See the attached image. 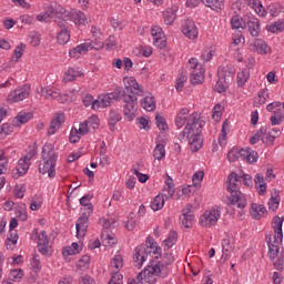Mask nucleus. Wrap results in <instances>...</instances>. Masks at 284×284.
Wrapping results in <instances>:
<instances>
[{
	"instance_id": "63",
	"label": "nucleus",
	"mask_w": 284,
	"mask_h": 284,
	"mask_svg": "<svg viewBox=\"0 0 284 284\" xmlns=\"http://www.w3.org/2000/svg\"><path fill=\"white\" fill-rule=\"evenodd\" d=\"M10 281H21L23 278V271L21 270H12L9 274Z\"/></svg>"
},
{
	"instance_id": "4",
	"label": "nucleus",
	"mask_w": 284,
	"mask_h": 284,
	"mask_svg": "<svg viewBox=\"0 0 284 284\" xmlns=\"http://www.w3.org/2000/svg\"><path fill=\"white\" fill-rule=\"evenodd\" d=\"M134 252L133 261L136 267H142L145 261H150V263H152V255L154 258H161L162 254L161 246H155L150 240H146V244L136 246Z\"/></svg>"
},
{
	"instance_id": "32",
	"label": "nucleus",
	"mask_w": 284,
	"mask_h": 284,
	"mask_svg": "<svg viewBox=\"0 0 284 284\" xmlns=\"http://www.w3.org/2000/svg\"><path fill=\"white\" fill-rule=\"evenodd\" d=\"M202 3H204V6L206 8H211V10H214L215 12H221V10H223L224 4V0H201Z\"/></svg>"
},
{
	"instance_id": "37",
	"label": "nucleus",
	"mask_w": 284,
	"mask_h": 284,
	"mask_svg": "<svg viewBox=\"0 0 284 284\" xmlns=\"http://www.w3.org/2000/svg\"><path fill=\"white\" fill-rule=\"evenodd\" d=\"M203 81H205V74L203 73V71L194 70L191 73L192 85H199V84L203 83Z\"/></svg>"
},
{
	"instance_id": "8",
	"label": "nucleus",
	"mask_w": 284,
	"mask_h": 284,
	"mask_svg": "<svg viewBox=\"0 0 284 284\" xmlns=\"http://www.w3.org/2000/svg\"><path fill=\"white\" fill-rule=\"evenodd\" d=\"M219 219H221V211L219 209H213L210 212L206 211L200 217V223L202 227H212L219 223Z\"/></svg>"
},
{
	"instance_id": "20",
	"label": "nucleus",
	"mask_w": 284,
	"mask_h": 284,
	"mask_svg": "<svg viewBox=\"0 0 284 284\" xmlns=\"http://www.w3.org/2000/svg\"><path fill=\"white\" fill-rule=\"evenodd\" d=\"M234 74H236V71L230 65L226 67H219L217 69V77L222 81L231 82L232 79H234Z\"/></svg>"
},
{
	"instance_id": "15",
	"label": "nucleus",
	"mask_w": 284,
	"mask_h": 284,
	"mask_svg": "<svg viewBox=\"0 0 284 284\" xmlns=\"http://www.w3.org/2000/svg\"><path fill=\"white\" fill-rule=\"evenodd\" d=\"M19 225V222L17 221V219L12 217L10 221V237L7 239L6 241V245H7V250H13L14 245H17V242L19 241V234L17 233V231H13L17 226Z\"/></svg>"
},
{
	"instance_id": "3",
	"label": "nucleus",
	"mask_w": 284,
	"mask_h": 284,
	"mask_svg": "<svg viewBox=\"0 0 284 284\" xmlns=\"http://www.w3.org/2000/svg\"><path fill=\"white\" fill-rule=\"evenodd\" d=\"M205 121H202L199 113L189 115V122L184 128L187 134L191 151L199 152L203 148V128Z\"/></svg>"
},
{
	"instance_id": "33",
	"label": "nucleus",
	"mask_w": 284,
	"mask_h": 284,
	"mask_svg": "<svg viewBox=\"0 0 284 284\" xmlns=\"http://www.w3.org/2000/svg\"><path fill=\"white\" fill-rule=\"evenodd\" d=\"M58 43L60 45H65L70 41V29L69 27L60 28L57 37Z\"/></svg>"
},
{
	"instance_id": "62",
	"label": "nucleus",
	"mask_w": 284,
	"mask_h": 284,
	"mask_svg": "<svg viewBox=\"0 0 284 284\" xmlns=\"http://www.w3.org/2000/svg\"><path fill=\"white\" fill-rule=\"evenodd\" d=\"M100 224L102 225L103 230H110L114 227L116 221L110 219H100Z\"/></svg>"
},
{
	"instance_id": "19",
	"label": "nucleus",
	"mask_w": 284,
	"mask_h": 284,
	"mask_svg": "<svg viewBox=\"0 0 284 284\" xmlns=\"http://www.w3.org/2000/svg\"><path fill=\"white\" fill-rule=\"evenodd\" d=\"M182 32L189 39H196V37H199V29L196 28V23H194L193 20L185 21L182 28Z\"/></svg>"
},
{
	"instance_id": "40",
	"label": "nucleus",
	"mask_w": 284,
	"mask_h": 284,
	"mask_svg": "<svg viewBox=\"0 0 284 284\" xmlns=\"http://www.w3.org/2000/svg\"><path fill=\"white\" fill-rule=\"evenodd\" d=\"M176 239H179L176 231H171L168 239L163 241V246L166 247V250H170V247L175 245Z\"/></svg>"
},
{
	"instance_id": "1",
	"label": "nucleus",
	"mask_w": 284,
	"mask_h": 284,
	"mask_svg": "<svg viewBox=\"0 0 284 284\" xmlns=\"http://www.w3.org/2000/svg\"><path fill=\"white\" fill-rule=\"evenodd\" d=\"M174 263V255L165 253L162 261L151 263L141 271L136 276V284H156L158 278H168L170 275V267Z\"/></svg>"
},
{
	"instance_id": "28",
	"label": "nucleus",
	"mask_w": 284,
	"mask_h": 284,
	"mask_svg": "<svg viewBox=\"0 0 284 284\" xmlns=\"http://www.w3.org/2000/svg\"><path fill=\"white\" fill-rule=\"evenodd\" d=\"M142 108L146 110V112H154L156 110V100L152 94L146 95L141 103Z\"/></svg>"
},
{
	"instance_id": "60",
	"label": "nucleus",
	"mask_w": 284,
	"mask_h": 284,
	"mask_svg": "<svg viewBox=\"0 0 284 284\" xmlns=\"http://www.w3.org/2000/svg\"><path fill=\"white\" fill-rule=\"evenodd\" d=\"M78 267L80 270H88L90 267V257L89 255H83L79 261H78Z\"/></svg>"
},
{
	"instance_id": "14",
	"label": "nucleus",
	"mask_w": 284,
	"mask_h": 284,
	"mask_svg": "<svg viewBox=\"0 0 284 284\" xmlns=\"http://www.w3.org/2000/svg\"><path fill=\"white\" fill-rule=\"evenodd\" d=\"M68 21H74V12L68 11L62 8L61 11H59L58 17L54 20V23L58 26V28H65L68 27Z\"/></svg>"
},
{
	"instance_id": "43",
	"label": "nucleus",
	"mask_w": 284,
	"mask_h": 284,
	"mask_svg": "<svg viewBox=\"0 0 284 284\" xmlns=\"http://www.w3.org/2000/svg\"><path fill=\"white\" fill-rule=\"evenodd\" d=\"M61 10H63V8H61V6L52 2L50 3L47 9H45V13L50 14V17H55V19L59 17V11L61 12Z\"/></svg>"
},
{
	"instance_id": "41",
	"label": "nucleus",
	"mask_w": 284,
	"mask_h": 284,
	"mask_svg": "<svg viewBox=\"0 0 284 284\" xmlns=\"http://www.w3.org/2000/svg\"><path fill=\"white\" fill-rule=\"evenodd\" d=\"M264 134H267V128L262 126L253 136L250 138L251 145H256L258 141H263Z\"/></svg>"
},
{
	"instance_id": "64",
	"label": "nucleus",
	"mask_w": 284,
	"mask_h": 284,
	"mask_svg": "<svg viewBox=\"0 0 284 284\" xmlns=\"http://www.w3.org/2000/svg\"><path fill=\"white\" fill-rule=\"evenodd\" d=\"M109 283L123 284V275L121 273H119V271H116L115 273L112 274Z\"/></svg>"
},
{
	"instance_id": "9",
	"label": "nucleus",
	"mask_w": 284,
	"mask_h": 284,
	"mask_svg": "<svg viewBox=\"0 0 284 284\" xmlns=\"http://www.w3.org/2000/svg\"><path fill=\"white\" fill-rule=\"evenodd\" d=\"M181 227L190 229L194 223V206L192 204H186L182 210V215L180 216Z\"/></svg>"
},
{
	"instance_id": "50",
	"label": "nucleus",
	"mask_w": 284,
	"mask_h": 284,
	"mask_svg": "<svg viewBox=\"0 0 284 284\" xmlns=\"http://www.w3.org/2000/svg\"><path fill=\"white\" fill-rule=\"evenodd\" d=\"M33 114L32 112H20L14 120L18 121V123L24 124L28 123V121L32 120Z\"/></svg>"
},
{
	"instance_id": "36",
	"label": "nucleus",
	"mask_w": 284,
	"mask_h": 284,
	"mask_svg": "<svg viewBox=\"0 0 284 284\" xmlns=\"http://www.w3.org/2000/svg\"><path fill=\"white\" fill-rule=\"evenodd\" d=\"M121 121V115L119 114V110L112 109L109 113V125L110 130L114 132V125Z\"/></svg>"
},
{
	"instance_id": "30",
	"label": "nucleus",
	"mask_w": 284,
	"mask_h": 284,
	"mask_svg": "<svg viewBox=\"0 0 284 284\" xmlns=\"http://www.w3.org/2000/svg\"><path fill=\"white\" fill-rule=\"evenodd\" d=\"M185 83H187V71L182 70L175 80L176 92H183Z\"/></svg>"
},
{
	"instance_id": "54",
	"label": "nucleus",
	"mask_w": 284,
	"mask_h": 284,
	"mask_svg": "<svg viewBox=\"0 0 284 284\" xmlns=\"http://www.w3.org/2000/svg\"><path fill=\"white\" fill-rule=\"evenodd\" d=\"M231 26H232L233 30H244L243 19L239 18V16H234L231 19Z\"/></svg>"
},
{
	"instance_id": "46",
	"label": "nucleus",
	"mask_w": 284,
	"mask_h": 284,
	"mask_svg": "<svg viewBox=\"0 0 284 284\" xmlns=\"http://www.w3.org/2000/svg\"><path fill=\"white\" fill-rule=\"evenodd\" d=\"M73 22L79 26H85V23H88V18L85 17V13L81 11H73Z\"/></svg>"
},
{
	"instance_id": "24",
	"label": "nucleus",
	"mask_w": 284,
	"mask_h": 284,
	"mask_svg": "<svg viewBox=\"0 0 284 284\" xmlns=\"http://www.w3.org/2000/svg\"><path fill=\"white\" fill-rule=\"evenodd\" d=\"M28 159L22 158L18 161V166L13 170L18 176H14V179H19V176H23L28 170H30V163H28Z\"/></svg>"
},
{
	"instance_id": "11",
	"label": "nucleus",
	"mask_w": 284,
	"mask_h": 284,
	"mask_svg": "<svg viewBox=\"0 0 284 284\" xmlns=\"http://www.w3.org/2000/svg\"><path fill=\"white\" fill-rule=\"evenodd\" d=\"M63 123H65V113L63 112L55 113L53 119L50 122V126L47 132L48 136H52V134H55L57 130H60Z\"/></svg>"
},
{
	"instance_id": "16",
	"label": "nucleus",
	"mask_w": 284,
	"mask_h": 284,
	"mask_svg": "<svg viewBox=\"0 0 284 284\" xmlns=\"http://www.w3.org/2000/svg\"><path fill=\"white\" fill-rule=\"evenodd\" d=\"M90 217L87 215V213H83L75 224L77 230V236L79 239H83L85 236V232H88V225H89Z\"/></svg>"
},
{
	"instance_id": "56",
	"label": "nucleus",
	"mask_w": 284,
	"mask_h": 284,
	"mask_svg": "<svg viewBox=\"0 0 284 284\" xmlns=\"http://www.w3.org/2000/svg\"><path fill=\"white\" fill-rule=\"evenodd\" d=\"M155 122L159 130H162V132H165V130H168V122L165 121V118L163 115H155Z\"/></svg>"
},
{
	"instance_id": "48",
	"label": "nucleus",
	"mask_w": 284,
	"mask_h": 284,
	"mask_svg": "<svg viewBox=\"0 0 284 284\" xmlns=\"http://www.w3.org/2000/svg\"><path fill=\"white\" fill-rule=\"evenodd\" d=\"M247 79H250V71L242 70L237 73V85L239 88H243L245 83H247Z\"/></svg>"
},
{
	"instance_id": "51",
	"label": "nucleus",
	"mask_w": 284,
	"mask_h": 284,
	"mask_svg": "<svg viewBox=\"0 0 284 284\" xmlns=\"http://www.w3.org/2000/svg\"><path fill=\"white\" fill-rule=\"evenodd\" d=\"M85 45H88V50H102V48L105 47V43L103 41H100L99 39H95L94 41L84 42Z\"/></svg>"
},
{
	"instance_id": "29",
	"label": "nucleus",
	"mask_w": 284,
	"mask_h": 284,
	"mask_svg": "<svg viewBox=\"0 0 284 284\" xmlns=\"http://www.w3.org/2000/svg\"><path fill=\"white\" fill-rule=\"evenodd\" d=\"M41 94L44 99H59L61 93L52 87H41Z\"/></svg>"
},
{
	"instance_id": "10",
	"label": "nucleus",
	"mask_w": 284,
	"mask_h": 284,
	"mask_svg": "<svg viewBox=\"0 0 284 284\" xmlns=\"http://www.w3.org/2000/svg\"><path fill=\"white\" fill-rule=\"evenodd\" d=\"M125 94L123 88L118 87L113 92L106 93L100 98L102 100V108H110L114 101H121V95Z\"/></svg>"
},
{
	"instance_id": "52",
	"label": "nucleus",
	"mask_w": 284,
	"mask_h": 284,
	"mask_svg": "<svg viewBox=\"0 0 284 284\" xmlns=\"http://www.w3.org/2000/svg\"><path fill=\"white\" fill-rule=\"evenodd\" d=\"M229 85H230V82H227L225 80H221V78H219V80L215 84V92H219V94H222V92L227 91Z\"/></svg>"
},
{
	"instance_id": "61",
	"label": "nucleus",
	"mask_w": 284,
	"mask_h": 284,
	"mask_svg": "<svg viewBox=\"0 0 284 284\" xmlns=\"http://www.w3.org/2000/svg\"><path fill=\"white\" fill-rule=\"evenodd\" d=\"M7 171H8V158H6V155H3V151H1V154H0V175L6 174Z\"/></svg>"
},
{
	"instance_id": "27",
	"label": "nucleus",
	"mask_w": 284,
	"mask_h": 284,
	"mask_svg": "<svg viewBox=\"0 0 284 284\" xmlns=\"http://www.w3.org/2000/svg\"><path fill=\"white\" fill-rule=\"evenodd\" d=\"M265 212H267V210L263 204L253 203L251 205V215L253 216V219H255V221L262 219Z\"/></svg>"
},
{
	"instance_id": "7",
	"label": "nucleus",
	"mask_w": 284,
	"mask_h": 284,
	"mask_svg": "<svg viewBox=\"0 0 284 284\" xmlns=\"http://www.w3.org/2000/svg\"><path fill=\"white\" fill-rule=\"evenodd\" d=\"M31 87L30 84H24L13 91H11L7 98L8 103H19V101H24L30 97Z\"/></svg>"
},
{
	"instance_id": "57",
	"label": "nucleus",
	"mask_w": 284,
	"mask_h": 284,
	"mask_svg": "<svg viewBox=\"0 0 284 284\" xmlns=\"http://www.w3.org/2000/svg\"><path fill=\"white\" fill-rule=\"evenodd\" d=\"M203 176H205V173L203 171H197L193 174L192 182L194 187H199L201 185Z\"/></svg>"
},
{
	"instance_id": "47",
	"label": "nucleus",
	"mask_w": 284,
	"mask_h": 284,
	"mask_svg": "<svg viewBox=\"0 0 284 284\" xmlns=\"http://www.w3.org/2000/svg\"><path fill=\"white\" fill-rule=\"evenodd\" d=\"M266 29L268 30V32H272L273 34H276V32H283L284 19L267 26Z\"/></svg>"
},
{
	"instance_id": "2",
	"label": "nucleus",
	"mask_w": 284,
	"mask_h": 284,
	"mask_svg": "<svg viewBox=\"0 0 284 284\" xmlns=\"http://www.w3.org/2000/svg\"><path fill=\"white\" fill-rule=\"evenodd\" d=\"M123 92L124 94L121 95V99L125 103L123 106L124 119L134 121L136 119V109L139 108V98L136 97H143V88L134 78H131Z\"/></svg>"
},
{
	"instance_id": "49",
	"label": "nucleus",
	"mask_w": 284,
	"mask_h": 284,
	"mask_svg": "<svg viewBox=\"0 0 284 284\" xmlns=\"http://www.w3.org/2000/svg\"><path fill=\"white\" fill-rule=\"evenodd\" d=\"M153 156L158 161H161L165 156V145L156 144L155 149L153 150Z\"/></svg>"
},
{
	"instance_id": "44",
	"label": "nucleus",
	"mask_w": 284,
	"mask_h": 284,
	"mask_svg": "<svg viewBox=\"0 0 284 284\" xmlns=\"http://www.w3.org/2000/svg\"><path fill=\"white\" fill-rule=\"evenodd\" d=\"M14 132V125H11L9 123H4L0 126V141L6 139L9 134H12Z\"/></svg>"
},
{
	"instance_id": "12",
	"label": "nucleus",
	"mask_w": 284,
	"mask_h": 284,
	"mask_svg": "<svg viewBox=\"0 0 284 284\" xmlns=\"http://www.w3.org/2000/svg\"><path fill=\"white\" fill-rule=\"evenodd\" d=\"M281 239L278 237H273V241H272V235L270 236H266V243L268 245V257L271 261H274L275 258H278V252H280V244L281 242Z\"/></svg>"
},
{
	"instance_id": "6",
	"label": "nucleus",
	"mask_w": 284,
	"mask_h": 284,
	"mask_svg": "<svg viewBox=\"0 0 284 284\" xmlns=\"http://www.w3.org/2000/svg\"><path fill=\"white\" fill-rule=\"evenodd\" d=\"M43 163L39 165L40 174H48L49 179L57 176V153L50 144H45L42 149Z\"/></svg>"
},
{
	"instance_id": "34",
	"label": "nucleus",
	"mask_w": 284,
	"mask_h": 284,
	"mask_svg": "<svg viewBox=\"0 0 284 284\" xmlns=\"http://www.w3.org/2000/svg\"><path fill=\"white\" fill-rule=\"evenodd\" d=\"M88 44L82 43L73 49H71L69 51V57H71L72 59H79V57H81V54H87L88 52Z\"/></svg>"
},
{
	"instance_id": "58",
	"label": "nucleus",
	"mask_w": 284,
	"mask_h": 284,
	"mask_svg": "<svg viewBox=\"0 0 284 284\" xmlns=\"http://www.w3.org/2000/svg\"><path fill=\"white\" fill-rule=\"evenodd\" d=\"M111 267H114L119 272L123 267V256L115 255L111 261Z\"/></svg>"
},
{
	"instance_id": "21",
	"label": "nucleus",
	"mask_w": 284,
	"mask_h": 284,
	"mask_svg": "<svg viewBox=\"0 0 284 284\" xmlns=\"http://www.w3.org/2000/svg\"><path fill=\"white\" fill-rule=\"evenodd\" d=\"M222 250H223V254H222V263H225V261H227L230 258V256H232V252L234 251V245H232V240H230V237H224L222 240Z\"/></svg>"
},
{
	"instance_id": "25",
	"label": "nucleus",
	"mask_w": 284,
	"mask_h": 284,
	"mask_svg": "<svg viewBox=\"0 0 284 284\" xmlns=\"http://www.w3.org/2000/svg\"><path fill=\"white\" fill-rule=\"evenodd\" d=\"M280 203H281V192L274 189L271 194V199L268 201V210H271L272 212H276V210H278Z\"/></svg>"
},
{
	"instance_id": "53",
	"label": "nucleus",
	"mask_w": 284,
	"mask_h": 284,
	"mask_svg": "<svg viewBox=\"0 0 284 284\" xmlns=\"http://www.w3.org/2000/svg\"><path fill=\"white\" fill-rule=\"evenodd\" d=\"M227 128H230V123L227 122V120H225L222 124V134L219 138V143L221 146L225 145V139L227 136Z\"/></svg>"
},
{
	"instance_id": "22",
	"label": "nucleus",
	"mask_w": 284,
	"mask_h": 284,
	"mask_svg": "<svg viewBox=\"0 0 284 284\" xmlns=\"http://www.w3.org/2000/svg\"><path fill=\"white\" fill-rule=\"evenodd\" d=\"M246 26L251 37H258V34H261V22L258 19L251 18L247 20Z\"/></svg>"
},
{
	"instance_id": "5",
	"label": "nucleus",
	"mask_w": 284,
	"mask_h": 284,
	"mask_svg": "<svg viewBox=\"0 0 284 284\" xmlns=\"http://www.w3.org/2000/svg\"><path fill=\"white\" fill-rule=\"evenodd\" d=\"M239 183H241V178L236 172H232L227 178V192H230L229 204L237 205L240 210H243L247 205V200L242 194Z\"/></svg>"
},
{
	"instance_id": "45",
	"label": "nucleus",
	"mask_w": 284,
	"mask_h": 284,
	"mask_svg": "<svg viewBox=\"0 0 284 284\" xmlns=\"http://www.w3.org/2000/svg\"><path fill=\"white\" fill-rule=\"evenodd\" d=\"M284 114L283 110L277 109L274 111V114L271 116V125H281L283 123Z\"/></svg>"
},
{
	"instance_id": "18",
	"label": "nucleus",
	"mask_w": 284,
	"mask_h": 284,
	"mask_svg": "<svg viewBox=\"0 0 284 284\" xmlns=\"http://www.w3.org/2000/svg\"><path fill=\"white\" fill-rule=\"evenodd\" d=\"M248 50H251V52H256L257 54H267V52H270V47L265 41L255 39L250 43Z\"/></svg>"
},
{
	"instance_id": "35",
	"label": "nucleus",
	"mask_w": 284,
	"mask_h": 284,
	"mask_svg": "<svg viewBox=\"0 0 284 284\" xmlns=\"http://www.w3.org/2000/svg\"><path fill=\"white\" fill-rule=\"evenodd\" d=\"M164 205H165V197L164 195L159 194L151 202V210H153V212H159V210H163Z\"/></svg>"
},
{
	"instance_id": "23",
	"label": "nucleus",
	"mask_w": 284,
	"mask_h": 284,
	"mask_svg": "<svg viewBox=\"0 0 284 284\" xmlns=\"http://www.w3.org/2000/svg\"><path fill=\"white\" fill-rule=\"evenodd\" d=\"M190 109H182L180 110L179 114L175 118V125L176 128L181 129L185 123L187 124L190 121Z\"/></svg>"
},
{
	"instance_id": "55",
	"label": "nucleus",
	"mask_w": 284,
	"mask_h": 284,
	"mask_svg": "<svg viewBox=\"0 0 284 284\" xmlns=\"http://www.w3.org/2000/svg\"><path fill=\"white\" fill-rule=\"evenodd\" d=\"M257 97L258 98H257V102L255 101V105H264V103L267 102V98H265V97H268L267 89L261 90Z\"/></svg>"
},
{
	"instance_id": "59",
	"label": "nucleus",
	"mask_w": 284,
	"mask_h": 284,
	"mask_svg": "<svg viewBox=\"0 0 284 284\" xmlns=\"http://www.w3.org/2000/svg\"><path fill=\"white\" fill-rule=\"evenodd\" d=\"M165 185L166 187L164 190L168 192L169 196H174V180L168 176V179L165 180Z\"/></svg>"
},
{
	"instance_id": "26",
	"label": "nucleus",
	"mask_w": 284,
	"mask_h": 284,
	"mask_svg": "<svg viewBox=\"0 0 284 284\" xmlns=\"http://www.w3.org/2000/svg\"><path fill=\"white\" fill-rule=\"evenodd\" d=\"M283 217L275 216L273 219V230L275 235L273 237L280 239V241H283Z\"/></svg>"
},
{
	"instance_id": "42",
	"label": "nucleus",
	"mask_w": 284,
	"mask_h": 284,
	"mask_svg": "<svg viewBox=\"0 0 284 284\" xmlns=\"http://www.w3.org/2000/svg\"><path fill=\"white\" fill-rule=\"evenodd\" d=\"M163 17H164V23H166V26H172V23H174V20L176 19V10L168 9L166 11L163 12Z\"/></svg>"
},
{
	"instance_id": "39",
	"label": "nucleus",
	"mask_w": 284,
	"mask_h": 284,
	"mask_svg": "<svg viewBox=\"0 0 284 284\" xmlns=\"http://www.w3.org/2000/svg\"><path fill=\"white\" fill-rule=\"evenodd\" d=\"M81 74L82 73L80 71L71 68L64 73L63 81L64 83H70V81H75L77 78L81 77Z\"/></svg>"
},
{
	"instance_id": "31",
	"label": "nucleus",
	"mask_w": 284,
	"mask_h": 284,
	"mask_svg": "<svg viewBox=\"0 0 284 284\" xmlns=\"http://www.w3.org/2000/svg\"><path fill=\"white\" fill-rule=\"evenodd\" d=\"M255 186L258 187L260 196H263L267 192V184L265 183V178L263 174L257 173L254 179Z\"/></svg>"
},
{
	"instance_id": "13",
	"label": "nucleus",
	"mask_w": 284,
	"mask_h": 284,
	"mask_svg": "<svg viewBox=\"0 0 284 284\" xmlns=\"http://www.w3.org/2000/svg\"><path fill=\"white\" fill-rule=\"evenodd\" d=\"M38 251L43 256L50 254V240L48 239V233L45 231H41L38 235Z\"/></svg>"
},
{
	"instance_id": "17",
	"label": "nucleus",
	"mask_w": 284,
	"mask_h": 284,
	"mask_svg": "<svg viewBox=\"0 0 284 284\" xmlns=\"http://www.w3.org/2000/svg\"><path fill=\"white\" fill-rule=\"evenodd\" d=\"M239 158L246 163H256L258 161V152L252 151V149H237Z\"/></svg>"
},
{
	"instance_id": "38",
	"label": "nucleus",
	"mask_w": 284,
	"mask_h": 284,
	"mask_svg": "<svg viewBox=\"0 0 284 284\" xmlns=\"http://www.w3.org/2000/svg\"><path fill=\"white\" fill-rule=\"evenodd\" d=\"M92 199V195L87 194L80 199V205L87 209V214L90 216L92 212H94V207L92 206V203H90V200Z\"/></svg>"
}]
</instances>
